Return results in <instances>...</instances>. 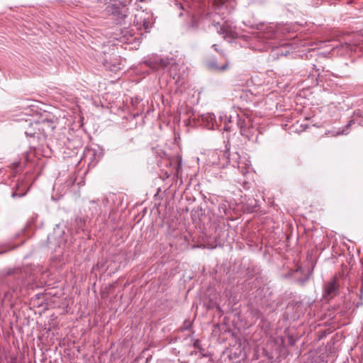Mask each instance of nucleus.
I'll return each instance as SVG.
<instances>
[{
    "label": "nucleus",
    "mask_w": 363,
    "mask_h": 363,
    "mask_svg": "<svg viewBox=\"0 0 363 363\" xmlns=\"http://www.w3.org/2000/svg\"><path fill=\"white\" fill-rule=\"evenodd\" d=\"M252 125L251 121L248 118H239L238 121V125L240 128L241 135H248L246 128Z\"/></svg>",
    "instance_id": "obj_7"
},
{
    "label": "nucleus",
    "mask_w": 363,
    "mask_h": 363,
    "mask_svg": "<svg viewBox=\"0 0 363 363\" xmlns=\"http://www.w3.org/2000/svg\"><path fill=\"white\" fill-rule=\"evenodd\" d=\"M360 291H361V294H362V293H363V272H362V286L360 289Z\"/></svg>",
    "instance_id": "obj_12"
},
{
    "label": "nucleus",
    "mask_w": 363,
    "mask_h": 363,
    "mask_svg": "<svg viewBox=\"0 0 363 363\" xmlns=\"http://www.w3.org/2000/svg\"><path fill=\"white\" fill-rule=\"evenodd\" d=\"M339 280L335 275L324 284L323 296L325 299L330 300L339 294Z\"/></svg>",
    "instance_id": "obj_1"
},
{
    "label": "nucleus",
    "mask_w": 363,
    "mask_h": 363,
    "mask_svg": "<svg viewBox=\"0 0 363 363\" xmlns=\"http://www.w3.org/2000/svg\"><path fill=\"white\" fill-rule=\"evenodd\" d=\"M228 64H229V62L226 60L225 63L221 66V67H219L216 62L215 61H211L209 62L208 64V66L211 69H213V70H221V71H223V70H225L228 67Z\"/></svg>",
    "instance_id": "obj_8"
},
{
    "label": "nucleus",
    "mask_w": 363,
    "mask_h": 363,
    "mask_svg": "<svg viewBox=\"0 0 363 363\" xmlns=\"http://www.w3.org/2000/svg\"><path fill=\"white\" fill-rule=\"evenodd\" d=\"M105 15L111 16L117 23H121L127 16L125 9L116 4H109L104 9Z\"/></svg>",
    "instance_id": "obj_2"
},
{
    "label": "nucleus",
    "mask_w": 363,
    "mask_h": 363,
    "mask_svg": "<svg viewBox=\"0 0 363 363\" xmlns=\"http://www.w3.org/2000/svg\"><path fill=\"white\" fill-rule=\"evenodd\" d=\"M212 25L214 26H219L220 24H219V23H216L214 21H213Z\"/></svg>",
    "instance_id": "obj_13"
},
{
    "label": "nucleus",
    "mask_w": 363,
    "mask_h": 363,
    "mask_svg": "<svg viewBox=\"0 0 363 363\" xmlns=\"http://www.w3.org/2000/svg\"><path fill=\"white\" fill-rule=\"evenodd\" d=\"M352 123H353V121H350L349 122V123L347 124V128H348L349 126H350V125H351V124H352Z\"/></svg>",
    "instance_id": "obj_14"
},
{
    "label": "nucleus",
    "mask_w": 363,
    "mask_h": 363,
    "mask_svg": "<svg viewBox=\"0 0 363 363\" xmlns=\"http://www.w3.org/2000/svg\"><path fill=\"white\" fill-rule=\"evenodd\" d=\"M218 32L219 34L223 35L224 38H235L236 36L235 28L227 21L220 26V29Z\"/></svg>",
    "instance_id": "obj_5"
},
{
    "label": "nucleus",
    "mask_w": 363,
    "mask_h": 363,
    "mask_svg": "<svg viewBox=\"0 0 363 363\" xmlns=\"http://www.w3.org/2000/svg\"><path fill=\"white\" fill-rule=\"evenodd\" d=\"M45 121H43L42 122L35 121L34 123H31L25 133L28 137L39 138L41 135L45 134Z\"/></svg>",
    "instance_id": "obj_3"
},
{
    "label": "nucleus",
    "mask_w": 363,
    "mask_h": 363,
    "mask_svg": "<svg viewBox=\"0 0 363 363\" xmlns=\"http://www.w3.org/2000/svg\"><path fill=\"white\" fill-rule=\"evenodd\" d=\"M213 48H214V50H215L216 52H219V53L222 54V55L224 56V53H223L221 50H220L218 49V45L214 44V45H213Z\"/></svg>",
    "instance_id": "obj_11"
},
{
    "label": "nucleus",
    "mask_w": 363,
    "mask_h": 363,
    "mask_svg": "<svg viewBox=\"0 0 363 363\" xmlns=\"http://www.w3.org/2000/svg\"><path fill=\"white\" fill-rule=\"evenodd\" d=\"M145 63L152 69L157 70L163 69L168 66L169 62L168 60L162 59L158 57H152L147 60Z\"/></svg>",
    "instance_id": "obj_4"
},
{
    "label": "nucleus",
    "mask_w": 363,
    "mask_h": 363,
    "mask_svg": "<svg viewBox=\"0 0 363 363\" xmlns=\"http://www.w3.org/2000/svg\"><path fill=\"white\" fill-rule=\"evenodd\" d=\"M246 130H247V133H248V135L247 134V135H242L246 137L248 140H250L252 138V135L254 134L255 128L252 127V125H251L250 126H249L248 128H246Z\"/></svg>",
    "instance_id": "obj_9"
},
{
    "label": "nucleus",
    "mask_w": 363,
    "mask_h": 363,
    "mask_svg": "<svg viewBox=\"0 0 363 363\" xmlns=\"http://www.w3.org/2000/svg\"><path fill=\"white\" fill-rule=\"evenodd\" d=\"M226 0H214V5L217 7L222 6L225 3Z\"/></svg>",
    "instance_id": "obj_10"
},
{
    "label": "nucleus",
    "mask_w": 363,
    "mask_h": 363,
    "mask_svg": "<svg viewBox=\"0 0 363 363\" xmlns=\"http://www.w3.org/2000/svg\"><path fill=\"white\" fill-rule=\"evenodd\" d=\"M235 156H236V159L240 157V156H239V155L238 153H235Z\"/></svg>",
    "instance_id": "obj_15"
},
{
    "label": "nucleus",
    "mask_w": 363,
    "mask_h": 363,
    "mask_svg": "<svg viewBox=\"0 0 363 363\" xmlns=\"http://www.w3.org/2000/svg\"><path fill=\"white\" fill-rule=\"evenodd\" d=\"M96 151L94 149L91 147L85 148L84 152V159L85 161H87L89 162V165H94L96 159Z\"/></svg>",
    "instance_id": "obj_6"
}]
</instances>
